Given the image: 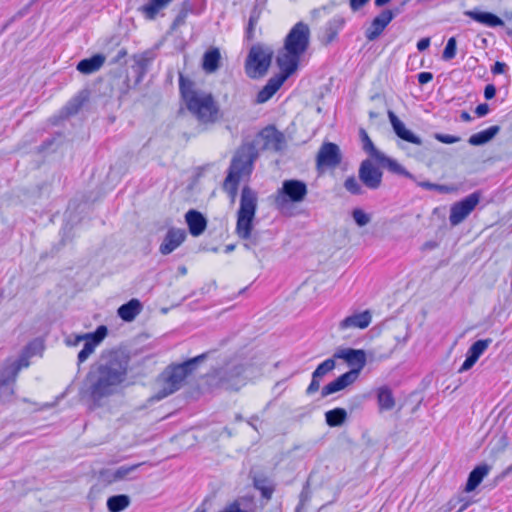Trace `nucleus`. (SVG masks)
I'll list each match as a JSON object with an SVG mask.
<instances>
[{
    "instance_id": "41",
    "label": "nucleus",
    "mask_w": 512,
    "mask_h": 512,
    "mask_svg": "<svg viewBox=\"0 0 512 512\" xmlns=\"http://www.w3.org/2000/svg\"><path fill=\"white\" fill-rule=\"evenodd\" d=\"M209 354V351L204 352L198 356L189 358L186 361L179 363V365L182 367L183 371H185L186 374L190 376L199 368L200 364L207 360Z\"/></svg>"
},
{
    "instance_id": "27",
    "label": "nucleus",
    "mask_w": 512,
    "mask_h": 512,
    "mask_svg": "<svg viewBox=\"0 0 512 512\" xmlns=\"http://www.w3.org/2000/svg\"><path fill=\"white\" fill-rule=\"evenodd\" d=\"M491 470V466L487 463H481L475 466L470 473L468 474V478L465 484L464 491L472 492L474 491L483 481L484 477L488 475Z\"/></svg>"
},
{
    "instance_id": "63",
    "label": "nucleus",
    "mask_w": 512,
    "mask_h": 512,
    "mask_svg": "<svg viewBox=\"0 0 512 512\" xmlns=\"http://www.w3.org/2000/svg\"><path fill=\"white\" fill-rule=\"evenodd\" d=\"M417 79H418L419 84L425 85V84L429 83L430 81H432L433 74L431 72H420L417 75Z\"/></svg>"
},
{
    "instance_id": "12",
    "label": "nucleus",
    "mask_w": 512,
    "mask_h": 512,
    "mask_svg": "<svg viewBox=\"0 0 512 512\" xmlns=\"http://www.w3.org/2000/svg\"><path fill=\"white\" fill-rule=\"evenodd\" d=\"M334 358L343 359L351 367L348 372H354L352 377L355 380H357L361 370L367 363L366 352L363 349H338L334 353Z\"/></svg>"
},
{
    "instance_id": "31",
    "label": "nucleus",
    "mask_w": 512,
    "mask_h": 512,
    "mask_svg": "<svg viewBox=\"0 0 512 512\" xmlns=\"http://www.w3.org/2000/svg\"><path fill=\"white\" fill-rule=\"evenodd\" d=\"M142 309L143 305L140 300L132 298L118 308L117 315L125 322H132Z\"/></svg>"
},
{
    "instance_id": "49",
    "label": "nucleus",
    "mask_w": 512,
    "mask_h": 512,
    "mask_svg": "<svg viewBox=\"0 0 512 512\" xmlns=\"http://www.w3.org/2000/svg\"><path fill=\"white\" fill-rule=\"evenodd\" d=\"M457 52V40L456 37H450L446 43V46L442 53V59L449 61L456 56Z\"/></svg>"
},
{
    "instance_id": "8",
    "label": "nucleus",
    "mask_w": 512,
    "mask_h": 512,
    "mask_svg": "<svg viewBox=\"0 0 512 512\" xmlns=\"http://www.w3.org/2000/svg\"><path fill=\"white\" fill-rule=\"evenodd\" d=\"M307 184L299 179H287L282 182L275 198V204L283 209L290 203H300L307 196Z\"/></svg>"
},
{
    "instance_id": "62",
    "label": "nucleus",
    "mask_w": 512,
    "mask_h": 512,
    "mask_svg": "<svg viewBox=\"0 0 512 512\" xmlns=\"http://www.w3.org/2000/svg\"><path fill=\"white\" fill-rule=\"evenodd\" d=\"M490 112V107L487 103H481L475 108L477 117H484Z\"/></svg>"
},
{
    "instance_id": "4",
    "label": "nucleus",
    "mask_w": 512,
    "mask_h": 512,
    "mask_svg": "<svg viewBox=\"0 0 512 512\" xmlns=\"http://www.w3.org/2000/svg\"><path fill=\"white\" fill-rule=\"evenodd\" d=\"M259 152L254 142L242 145L232 158L224 181V189L228 194L235 198L238 185L243 174H250L253 169V163L258 158Z\"/></svg>"
},
{
    "instance_id": "13",
    "label": "nucleus",
    "mask_w": 512,
    "mask_h": 512,
    "mask_svg": "<svg viewBox=\"0 0 512 512\" xmlns=\"http://www.w3.org/2000/svg\"><path fill=\"white\" fill-rule=\"evenodd\" d=\"M358 177L365 187L377 190L382 184L383 172L370 159H365L359 166Z\"/></svg>"
},
{
    "instance_id": "51",
    "label": "nucleus",
    "mask_w": 512,
    "mask_h": 512,
    "mask_svg": "<svg viewBox=\"0 0 512 512\" xmlns=\"http://www.w3.org/2000/svg\"><path fill=\"white\" fill-rule=\"evenodd\" d=\"M99 480L106 485L117 482L115 470L109 468L101 469L99 471Z\"/></svg>"
},
{
    "instance_id": "14",
    "label": "nucleus",
    "mask_w": 512,
    "mask_h": 512,
    "mask_svg": "<svg viewBox=\"0 0 512 512\" xmlns=\"http://www.w3.org/2000/svg\"><path fill=\"white\" fill-rule=\"evenodd\" d=\"M245 372V366L242 363H227L222 367L217 375L219 383L226 389H238L237 384L240 377Z\"/></svg>"
},
{
    "instance_id": "2",
    "label": "nucleus",
    "mask_w": 512,
    "mask_h": 512,
    "mask_svg": "<svg viewBox=\"0 0 512 512\" xmlns=\"http://www.w3.org/2000/svg\"><path fill=\"white\" fill-rule=\"evenodd\" d=\"M256 210V193L249 186H244L241 191L240 206L237 212L236 234L245 241L244 247L248 250L264 247L272 239L270 231L253 229Z\"/></svg>"
},
{
    "instance_id": "17",
    "label": "nucleus",
    "mask_w": 512,
    "mask_h": 512,
    "mask_svg": "<svg viewBox=\"0 0 512 512\" xmlns=\"http://www.w3.org/2000/svg\"><path fill=\"white\" fill-rule=\"evenodd\" d=\"M392 20L393 13L389 9L382 10L365 30L366 39L368 41H375L378 39Z\"/></svg>"
},
{
    "instance_id": "53",
    "label": "nucleus",
    "mask_w": 512,
    "mask_h": 512,
    "mask_svg": "<svg viewBox=\"0 0 512 512\" xmlns=\"http://www.w3.org/2000/svg\"><path fill=\"white\" fill-rule=\"evenodd\" d=\"M89 333L74 335L71 334L65 339V343L67 346H77L80 342H87L92 336H88Z\"/></svg>"
},
{
    "instance_id": "29",
    "label": "nucleus",
    "mask_w": 512,
    "mask_h": 512,
    "mask_svg": "<svg viewBox=\"0 0 512 512\" xmlns=\"http://www.w3.org/2000/svg\"><path fill=\"white\" fill-rule=\"evenodd\" d=\"M380 167L386 168L393 174L404 176L408 179L414 180L415 177L409 171H407L401 164H399L395 159L387 156L383 152L375 159Z\"/></svg>"
},
{
    "instance_id": "33",
    "label": "nucleus",
    "mask_w": 512,
    "mask_h": 512,
    "mask_svg": "<svg viewBox=\"0 0 512 512\" xmlns=\"http://www.w3.org/2000/svg\"><path fill=\"white\" fill-rule=\"evenodd\" d=\"M377 403L380 411H389L394 408L395 398L390 387L384 385L377 389Z\"/></svg>"
},
{
    "instance_id": "43",
    "label": "nucleus",
    "mask_w": 512,
    "mask_h": 512,
    "mask_svg": "<svg viewBox=\"0 0 512 512\" xmlns=\"http://www.w3.org/2000/svg\"><path fill=\"white\" fill-rule=\"evenodd\" d=\"M64 135L60 132L45 139L40 146H38V152H49L54 151L64 140Z\"/></svg>"
},
{
    "instance_id": "48",
    "label": "nucleus",
    "mask_w": 512,
    "mask_h": 512,
    "mask_svg": "<svg viewBox=\"0 0 512 512\" xmlns=\"http://www.w3.org/2000/svg\"><path fill=\"white\" fill-rule=\"evenodd\" d=\"M343 186L352 195H362L364 192L361 184L353 175L345 179Z\"/></svg>"
},
{
    "instance_id": "61",
    "label": "nucleus",
    "mask_w": 512,
    "mask_h": 512,
    "mask_svg": "<svg viewBox=\"0 0 512 512\" xmlns=\"http://www.w3.org/2000/svg\"><path fill=\"white\" fill-rule=\"evenodd\" d=\"M127 56V50L126 48L122 47L117 51V54L111 58L110 63L111 64H120L122 59H124Z\"/></svg>"
},
{
    "instance_id": "56",
    "label": "nucleus",
    "mask_w": 512,
    "mask_h": 512,
    "mask_svg": "<svg viewBox=\"0 0 512 512\" xmlns=\"http://www.w3.org/2000/svg\"><path fill=\"white\" fill-rule=\"evenodd\" d=\"M476 362H477V360H475L474 358H472L468 354H466V358H465L464 362L462 363V365L460 366V368L458 369V372L463 373L465 371L470 370L475 365Z\"/></svg>"
},
{
    "instance_id": "9",
    "label": "nucleus",
    "mask_w": 512,
    "mask_h": 512,
    "mask_svg": "<svg viewBox=\"0 0 512 512\" xmlns=\"http://www.w3.org/2000/svg\"><path fill=\"white\" fill-rule=\"evenodd\" d=\"M310 29L309 26L300 21L288 32L284 39L283 50H292L303 55L309 48Z\"/></svg>"
},
{
    "instance_id": "39",
    "label": "nucleus",
    "mask_w": 512,
    "mask_h": 512,
    "mask_svg": "<svg viewBox=\"0 0 512 512\" xmlns=\"http://www.w3.org/2000/svg\"><path fill=\"white\" fill-rule=\"evenodd\" d=\"M131 499L126 494L112 495L107 499L106 505L109 512H122L129 507Z\"/></svg>"
},
{
    "instance_id": "60",
    "label": "nucleus",
    "mask_w": 512,
    "mask_h": 512,
    "mask_svg": "<svg viewBox=\"0 0 512 512\" xmlns=\"http://www.w3.org/2000/svg\"><path fill=\"white\" fill-rule=\"evenodd\" d=\"M507 69V65L504 62L496 61L491 67V72L494 75L503 74Z\"/></svg>"
},
{
    "instance_id": "64",
    "label": "nucleus",
    "mask_w": 512,
    "mask_h": 512,
    "mask_svg": "<svg viewBox=\"0 0 512 512\" xmlns=\"http://www.w3.org/2000/svg\"><path fill=\"white\" fill-rule=\"evenodd\" d=\"M512 473V464L505 468L500 474L494 478V483L498 484Z\"/></svg>"
},
{
    "instance_id": "57",
    "label": "nucleus",
    "mask_w": 512,
    "mask_h": 512,
    "mask_svg": "<svg viewBox=\"0 0 512 512\" xmlns=\"http://www.w3.org/2000/svg\"><path fill=\"white\" fill-rule=\"evenodd\" d=\"M257 23H258L257 20L249 17L248 25H247L246 32H245V36H246L247 40L254 39V27L256 26Z\"/></svg>"
},
{
    "instance_id": "6",
    "label": "nucleus",
    "mask_w": 512,
    "mask_h": 512,
    "mask_svg": "<svg viewBox=\"0 0 512 512\" xmlns=\"http://www.w3.org/2000/svg\"><path fill=\"white\" fill-rule=\"evenodd\" d=\"M274 51L270 46L257 43L251 46L246 61L245 73L251 79H258L268 72Z\"/></svg>"
},
{
    "instance_id": "22",
    "label": "nucleus",
    "mask_w": 512,
    "mask_h": 512,
    "mask_svg": "<svg viewBox=\"0 0 512 512\" xmlns=\"http://www.w3.org/2000/svg\"><path fill=\"white\" fill-rule=\"evenodd\" d=\"M185 221L187 223L189 233L194 237L202 235L206 230L207 219L196 209H190L186 212Z\"/></svg>"
},
{
    "instance_id": "23",
    "label": "nucleus",
    "mask_w": 512,
    "mask_h": 512,
    "mask_svg": "<svg viewBox=\"0 0 512 512\" xmlns=\"http://www.w3.org/2000/svg\"><path fill=\"white\" fill-rule=\"evenodd\" d=\"M372 321V315L369 310H365L360 313H354L352 315H349L345 317L340 323H339V329L345 330L349 328H359V329H365L367 328Z\"/></svg>"
},
{
    "instance_id": "35",
    "label": "nucleus",
    "mask_w": 512,
    "mask_h": 512,
    "mask_svg": "<svg viewBox=\"0 0 512 512\" xmlns=\"http://www.w3.org/2000/svg\"><path fill=\"white\" fill-rule=\"evenodd\" d=\"M253 486L261 492V496L265 500H270L274 493L275 487L271 480L263 474L253 476Z\"/></svg>"
},
{
    "instance_id": "55",
    "label": "nucleus",
    "mask_w": 512,
    "mask_h": 512,
    "mask_svg": "<svg viewBox=\"0 0 512 512\" xmlns=\"http://www.w3.org/2000/svg\"><path fill=\"white\" fill-rule=\"evenodd\" d=\"M320 381H321V378H314V374L312 373V379H311L309 386L306 389V394L312 395L315 392H317L320 388Z\"/></svg>"
},
{
    "instance_id": "46",
    "label": "nucleus",
    "mask_w": 512,
    "mask_h": 512,
    "mask_svg": "<svg viewBox=\"0 0 512 512\" xmlns=\"http://www.w3.org/2000/svg\"><path fill=\"white\" fill-rule=\"evenodd\" d=\"M336 358L331 357L326 360H324L322 363H320L316 369L313 371L314 378H323L325 375H327L329 372L334 370L336 366L335 362Z\"/></svg>"
},
{
    "instance_id": "58",
    "label": "nucleus",
    "mask_w": 512,
    "mask_h": 512,
    "mask_svg": "<svg viewBox=\"0 0 512 512\" xmlns=\"http://www.w3.org/2000/svg\"><path fill=\"white\" fill-rule=\"evenodd\" d=\"M257 23H258L257 20L249 17L248 25H247L246 32H245V36H246L247 40L254 39V27L256 26Z\"/></svg>"
},
{
    "instance_id": "40",
    "label": "nucleus",
    "mask_w": 512,
    "mask_h": 512,
    "mask_svg": "<svg viewBox=\"0 0 512 512\" xmlns=\"http://www.w3.org/2000/svg\"><path fill=\"white\" fill-rule=\"evenodd\" d=\"M134 61L135 63L132 66V70L136 74V79L134 82V86H136L142 81L144 75L146 74L151 59L148 58L146 54H141L134 55Z\"/></svg>"
},
{
    "instance_id": "3",
    "label": "nucleus",
    "mask_w": 512,
    "mask_h": 512,
    "mask_svg": "<svg viewBox=\"0 0 512 512\" xmlns=\"http://www.w3.org/2000/svg\"><path fill=\"white\" fill-rule=\"evenodd\" d=\"M179 92L188 111L201 123H214L217 120L219 107L211 93L196 90L195 83L179 75Z\"/></svg>"
},
{
    "instance_id": "44",
    "label": "nucleus",
    "mask_w": 512,
    "mask_h": 512,
    "mask_svg": "<svg viewBox=\"0 0 512 512\" xmlns=\"http://www.w3.org/2000/svg\"><path fill=\"white\" fill-rule=\"evenodd\" d=\"M359 134L363 144V150L367 152L372 158L376 159L382 152L375 147L364 129H360Z\"/></svg>"
},
{
    "instance_id": "25",
    "label": "nucleus",
    "mask_w": 512,
    "mask_h": 512,
    "mask_svg": "<svg viewBox=\"0 0 512 512\" xmlns=\"http://www.w3.org/2000/svg\"><path fill=\"white\" fill-rule=\"evenodd\" d=\"M464 14L472 20L488 27H500L504 25V21L496 14L479 9L467 10Z\"/></svg>"
},
{
    "instance_id": "19",
    "label": "nucleus",
    "mask_w": 512,
    "mask_h": 512,
    "mask_svg": "<svg viewBox=\"0 0 512 512\" xmlns=\"http://www.w3.org/2000/svg\"><path fill=\"white\" fill-rule=\"evenodd\" d=\"M388 118L393 132L399 139L418 146L422 145V139L406 128L403 121H401L392 110H388Z\"/></svg>"
},
{
    "instance_id": "34",
    "label": "nucleus",
    "mask_w": 512,
    "mask_h": 512,
    "mask_svg": "<svg viewBox=\"0 0 512 512\" xmlns=\"http://www.w3.org/2000/svg\"><path fill=\"white\" fill-rule=\"evenodd\" d=\"M199 0H184L181 9L170 26L171 31L185 24L188 14L195 13V7Z\"/></svg>"
},
{
    "instance_id": "18",
    "label": "nucleus",
    "mask_w": 512,
    "mask_h": 512,
    "mask_svg": "<svg viewBox=\"0 0 512 512\" xmlns=\"http://www.w3.org/2000/svg\"><path fill=\"white\" fill-rule=\"evenodd\" d=\"M186 237L187 234L184 229L174 227L169 228L159 246V252L162 255H169L185 241Z\"/></svg>"
},
{
    "instance_id": "26",
    "label": "nucleus",
    "mask_w": 512,
    "mask_h": 512,
    "mask_svg": "<svg viewBox=\"0 0 512 512\" xmlns=\"http://www.w3.org/2000/svg\"><path fill=\"white\" fill-rule=\"evenodd\" d=\"M286 80L282 76L274 75L271 77L263 88L257 93L256 103L263 104L270 100L274 94L281 88Z\"/></svg>"
},
{
    "instance_id": "54",
    "label": "nucleus",
    "mask_w": 512,
    "mask_h": 512,
    "mask_svg": "<svg viewBox=\"0 0 512 512\" xmlns=\"http://www.w3.org/2000/svg\"><path fill=\"white\" fill-rule=\"evenodd\" d=\"M434 138L444 144H454L461 141V137L443 133H435Z\"/></svg>"
},
{
    "instance_id": "45",
    "label": "nucleus",
    "mask_w": 512,
    "mask_h": 512,
    "mask_svg": "<svg viewBox=\"0 0 512 512\" xmlns=\"http://www.w3.org/2000/svg\"><path fill=\"white\" fill-rule=\"evenodd\" d=\"M141 464H133V465H122L115 470V475H116V478H117V482L118 481H121V480H124V479H129V480H133L136 478V476H133L132 474L139 468Z\"/></svg>"
},
{
    "instance_id": "32",
    "label": "nucleus",
    "mask_w": 512,
    "mask_h": 512,
    "mask_svg": "<svg viewBox=\"0 0 512 512\" xmlns=\"http://www.w3.org/2000/svg\"><path fill=\"white\" fill-rule=\"evenodd\" d=\"M500 130L501 127L499 125L490 126L482 131L472 134L468 139V143L472 146L485 145L494 139Z\"/></svg>"
},
{
    "instance_id": "50",
    "label": "nucleus",
    "mask_w": 512,
    "mask_h": 512,
    "mask_svg": "<svg viewBox=\"0 0 512 512\" xmlns=\"http://www.w3.org/2000/svg\"><path fill=\"white\" fill-rule=\"evenodd\" d=\"M352 217L359 227H364L371 221V216L361 208L353 209Z\"/></svg>"
},
{
    "instance_id": "28",
    "label": "nucleus",
    "mask_w": 512,
    "mask_h": 512,
    "mask_svg": "<svg viewBox=\"0 0 512 512\" xmlns=\"http://www.w3.org/2000/svg\"><path fill=\"white\" fill-rule=\"evenodd\" d=\"M221 66V53L219 48L210 47L207 49L202 57L201 67L207 74L216 72Z\"/></svg>"
},
{
    "instance_id": "30",
    "label": "nucleus",
    "mask_w": 512,
    "mask_h": 512,
    "mask_svg": "<svg viewBox=\"0 0 512 512\" xmlns=\"http://www.w3.org/2000/svg\"><path fill=\"white\" fill-rule=\"evenodd\" d=\"M105 56L97 53L91 57L84 58L77 63L76 69L85 75L97 72L105 63Z\"/></svg>"
},
{
    "instance_id": "11",
    "label": "nucleus",
    "mask_w": 512,
    "mask_h": 512,
    "mask_svg": "<svg viewBox=\"0 0 512 512\" xmlns=\"http://www.w3.org/2000/svg\"><path fill=\"white\" fill-rule=\"evenodd\" d=\"M481 196V191H475L460 201L454 203L450 208V224L452 226H456L462 223L478 205Z\"/></svg>"
},
{
    "instance_id": "20",
    "label": "nucleus",
    "mask_w": 512,
    "mask_h": 512,
    "mask_svg": "<svg viewBox=\"0 0 512 512\" xmlns=\"http://www.w3.org/2000/svg\"><path fill=\"white\" fill-rule=\"evenodd\" d=\"M108 328L105 325H100L94 332L89 333L88 336H92L87 342L84 343L83 348L78 353V365L88 359V357L94 352L96 346H98L102 340L107 336Z\"/></svg>"
},
{
    "instance_id": "37",
    "label": "nucleus",
    "mask_w": 512,
    "mask_h": 512,
    "mask_svg": "<svg viewBox=\"0 0 512 512\" xmlns=\"http://www.w3.org/2000/svg\"><path fill=\"white\" fill-rule=\"evenodd\" d=\"M170 0H148L142 5L139 10L143 13L146 19L154 20L157 14L169 4Z\"/></svg>"
},
{
    "instance_id": "38",
    "label": "nucleus",
    "mask_w": 512,
    "mask_h": 512,
    "mask_svg": "<svg viewBox=\"0 0 512 512\" xmlns=\"http://www.w3.org/2000/svg\"><path fill=\"white\" fill-rule=\"evenodd\" d=\"M347 416L344 408L336 407L325 412V422L329 427H340L347 420Z\"/></svg>"
},
{
    "instance_id": "24",
    "label": "nucleus",
    "mask_w": 512,
    "mask_h": 512,
    "mask_svg": "<svg viewBox=\"0 0 512 512\" xmlns=\"http://www.w3.org/2000/svg\"><path fill=\"white\" fill-rule=\"evenodd\" d=\"M354 372H345L338 376L333 381L326 384L321 390V397L325 398L331 394L337 393L349 385L353 384L356 380L353 379Z\"/></svg>"
},
{
    "instance_id": "7",
    "label": "nucleus",
    "mask_w": 512,
    "mask_h": 512,
    "mask_svg": "<svg viewBox=\"0 0 512 512\" xmlns=\"http://www.w3.org/2000/svg\"><path fill=\"white\" fill-rule=\"evenodd\" d=\"M161 377L163 379V385L151 397L152 401H160L177 392L183 386L188 375L183 371L179 363H172L165 368Z\"/></svg>"
},
{
    "instance_id": "1",
    "label": "nucleus",
    "mask_w": 512,
    "mask_h": 512,
    "mask_svg": "<svg viewBox=\"0 0 512 512\" xmlns=\"http://www.w3.org/2000/svg\"><path fill=\"white\" fill-rule=\"evenodd\" d=\"M130 356L120 349L103 351L92 364L80 388L82 398L93 407H101L103 400L119 392L127 379Z\"/></svg>"
},
{
    "instance_id": "42",
    "label": "nucleus",
    "mask_w": 512,
    "mask_h": 512,
    "mask_svg": "<svg viewBox=\"0 0 512 512\" xmlns=\"http://www.w3.org/2000/svg\"><path fill=\"white\" fill-rule=\"evenodd\" d=\"M491 343V338L479 339L469 347L466 354L478 361L480 356L486 351Z\"/></svg>"
},
{
    "instance_id": "5",
    "label": "nucleus",
    "mask_w": 512,
    "mask_h": 512,
    "mask_svg": "<svg viewBox=\"0 0 512 512\" xmlns=\"http://www.w3.org/2000/svg\"><path fill=\"white\" fill-rule=\"evenodd\" d=\"M36 345V342L29 343L25 351L17 359H7L0 366V404L12 401L15 393L14 384L18 373L22 368L29 366L30 350Z\"/></svg>"
},
{
    "instance_id": "10",
    "label": "nucleus",
    "mask_w": 512,
    "mask_h": 512,
    "mask_svg": "<svg viewBox=\"0 0 512 512\" xmlns=\"http://www.w3.org/2000/svg\"><path fill=\"white\" fill-rule=\"evenodd\" d=\"M342 162L339 146L333 142H323L316 155V170L319 174L326 169L336 168Z\"/></svg>"
},
{
    "instance_id": "16",
    "label": "nucleus",
    "mask_w": 512,
    "mask_h": 512,
    "mask_svg": "<svg viewBox=\"0 0 512 512\" xmlns=\"http://www.w3.org/2000/svg\"><path fill=\"white\" fill-rule=\"evenodd\" d=\"M261 139L263 145L261 149H272L276 152L282 151L285 147V137L282 132L276 129L275 126L269 125L263 128L257 135L256 141Z\"/></svg>"
},
{
    "instance_id": "47",
    "label": "nucleus",
    "mask_w": 512,
    "mask_h": 512,
    "mask_svg": "<svg viewBox=\"0 0 512 512\" xmlns=\"http://www.w3.org/2000/svg\"><path fill=\"white\" fill-rule=\"evenodd\" d=\"M311 496L310 484L309 481H306L299 494V502L295 508V512H301L305 505L311 500Z\"/></svg>"
},
{
    "instance_id": "36",
    "label": "nucleus",
    "mask_w": 512,
    "mask_h": 512,
    "mask_svg": "<svg viewBox=\"0 0 512 512\" xmlns=\"http://www.w3.org/2000/svg\"><path fill=\"white\" fill-rule=\"evenodd\" d=\"M88 100L89 92L87 90H82L67 102L63 110L68 116L75 115Z\"/></svg>"
},
{
    "instance_id": "21",
    "label": "nucleus",
    "mask_w": 512,
    "mask_h": 512,
    "mask_svg": "<svg viewBox=\"0 0 512 512\" xmlns=\"http://www.w3.org/2000/svg\"><path fill=\"white\" fill-rule=\"evenodd\" d=\"M345 25V19L342 16L336 15L330 19L322 29L321 35L319 36L320 42L328 46L337 39L339 32Z\"/></svg>"
},
{
    "instance_id": "59",
    "label": "nucleus",
    "mask_w": 512,
    "mask_h": 512,
    "mask_svg": "<svg viewBox=\"0 0 512 512\" xmlns=\"http://www.w3.org/2000/svg\"><path fill=\"white\" fill-rule=\"evenodd\" d=\"M363 396L357 395L349 400V409L352 412L354 409H358L363 404Z\"/></svg>"
},
{
    "instance_id": "15",
    "label": "nucleus",
    "mask_w": 512,
    "mask_h": 512,
    "mask_svg": "<svg viewBox=\"0 0 512 512\" xmlns=\"http://www.w3.org/2000/svg\"><path fill=\"white\" fill-rule=\"evenodd\" d=\"M301 56V54L292 50L280 51L276 58L277 66L280 69V73L277 75L282 76L284 80H287L297 71Z\"/></svg>"
},
{
    "instance_id": "52",
    "label": "nucleus",
    "mask_w": 512,
    "mask_h": 512,
    "mask_svg": "<svg viewBox=\"0 0 512 512\" xmlns=\"http://www.w3.org/2000/svg\"><path fill=\"white\" fill-rule=\"evenodd\" d=\"M417 185L426 190L438 191L440 193H448L450 191V188L448 186L432 183L430 181H421V182H418Z\"/></svg>"
}]
</instances>
